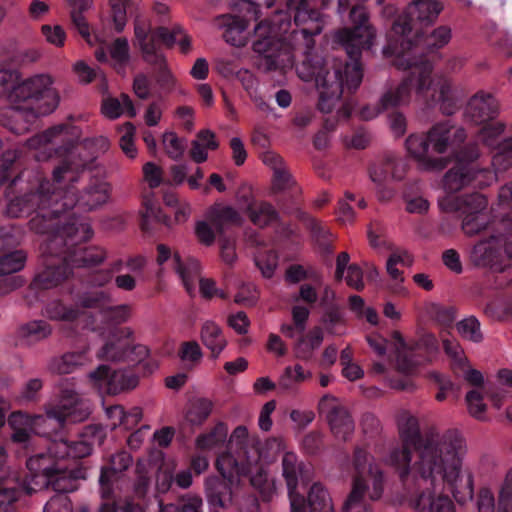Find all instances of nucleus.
I'll use <instances>...</instances> for the list:
<instances>
[{
	"label": "nucleus",
	"mask_w": 512,
	"mask_h": 512,
	"mask_svg": "<svg viewBox=\"0 0 512 512\" xmlns=\"http://www.w3.org/2000/svg\"><path fill=\"white\" fill-rule=\"evenodd\" d=\"M162 144L167 155L174 159H180L185 151V140L179 138L176 133L167 131L162 136Z\"/></svg>",
	"instance_id": "nucleus-57"
},
{
	"label": "nucleus",
	"mask_w": 512,
	"mask_h": 512,
	"mask_svg": "<svg viewBox=\"0 0 512 512\" xmlns=\"http://www.w3.org/2000/svg\"><path fill=\"white\" fill-rule=\"evenodd\" d=\"M248 436V430L245 426H238L231 433L229 438V447L230 449L236 447L239 450L238 457L235 458L236 460H240V458L245 459L247 456L246 452L252 453L253 450H258L254 447L249 450L247 449Z\"/></svg>",
	"instance_id": "nucleus-55"
},
{
	"label": "nucleus",
	"mask_w": 512,
	"mask_h": 512,
	"mask_svg": "<svg viewBox=\"0 0 512 512\" xmlns=\"http://www.w3.org/2000/svg\"><path fill=\"white\" fill-rule=\"evenodd\" d=\"M96 304L94 294L83 295L77 304V309L67 308L62 303L54 301L47 305L45 314L52 320L73 321L85 315V312H80L79 308L87 309L93 308Z\"/></svg>",
	"instance_id": "nucleus-29"
},
{
	"label": "nucleus",
	"mask_w": 512,
	"mask_h": 512,
	"mask_svg": "<svg viewBox=\"0 0 512 512\" xmlns=\"http://www.w3.org/2000/svg\"><path fill=\"white\" fill-rule=\"evenodd\" d=\"M37 487L30 482H23L17 474L0 476V512H14L23 493L31 494Z\"/></svg>",
	"instance_id": "nucleus-20"
},
{
	"label": "nucleus",
	"mask_w": 512,
	"mask_h": 512,
	"mask_svg": "<svg viewBox=\"0 0 512 512\" xmlns=\"http://www.w3.org/2000/svg\"><path fill=\"white\" fill-rule=\"evenodd\" d=\"M221 477H209L205 482L207 501L214 508H229L241 493L238 461L231 452L221 454L216 461Z\"/></svg>",
	"instance_id": "nucleus-8"
},
{
	"label": "nucleus",
	"mask_w": 512,
	"mask_h": 512,
	"mask_svg": "<svg viewBox=\"0 0 512 512\" xmlns=\"http://www.w3.org/2000/svg\"><path fill=\"white\" fill-rule=\"evenodd\" d=\"M263 162L270 165L274 171L273 186L275 189L285 190L292 185V177L282 165V159L280 157L273 153H266L263 156Z\"/></svg>",
	"instance_id": "nucleus-41"
},
{
	"label": "nucleus",
	"mask_w": 512,
	"mask_h": 512,
	"mask_svg": "<svg viewBox=\"0 0 512 512\" xmlns=\"http://www.w3.org/2000/svg\"><path fill=\"white\" fill-rule=\"evenodd\" d=\"M50 334V325L42 320L31 321L20 328L21 337L29 343L43 340Z\"/></svg>",
	"instance_id": "nucleus-47"
},
{
	"label": "nucleus",
	"mask_w": 512,
	"mask_h": 512,
	"mask_svg": "<svg viewBox=\"0 0 512 512\" xmlns=\"http://www.w3.org/2000/svg\"><path fill=\"white\" fill-rule=\"evenodd\" d=\"M206 219L218 232H222L231 225H240L242 217L239 212L230 205L216 203L206 211Z\"/></svg>",
	"instance_id": "nucleus-31"
},
{
	"label": "nucleus",
	"mask_w": 512,
	"mask_h": 512,
	"mask_svg": "<svg viewBox=\"0 0 512 512\" xmlns=\"http://www.w3.org/2000/svg\"><path fill=\"white\" fill-rule=\"evenodd\" d=\"M135 40L142 52L143 58L149 64H163V54L157 45V30H151V24L146 19L137 18L134 24Z\"/></svg>",
	"instance_id": "nucleus-22"
},
{
	"label": "nucleus",
	"mask_w": 512,
	"mask_h": 512,
	"mask_svg": "<svg viewBox=\"0 0 512 512\" xmlns=\"http://www.w3.org/2000/svg\"><path fill=\"white\" fill-rule=\"evenodd\" d=\"M62 131L63 126L49 128L43 133L37 134L28 139L25 143V146L30 150L39 151L35 154L36 159L42 160L48 158L51 156L50 153L46 154V152L50 150L49 146Z\"/></svg>",
	"instance_id": "nucleus-37"
},
{
	"label": "nucleus",
	"mask_w": 512,
	"mask_h": 512,
	"mask_svg": "<svg viewBox=\"0 0 512 512\" xmlns=\"http://www.w3.org/2000/svg\"><path fill=\"white\" fill-rule=\"evenodd\" d=\"M26 259V253L22 250L4 255L0 258V274L13 276L12 274L23 269Z\"/></svg>",
	"instance_id": "nucleus-49"
},
{
	"label": "nucleus",
	"mask_w": 512,
	"mask_h": 512,
	"mask_svg": "<svg viewBox=\"0 0 512 512\" xmlns=\"http://www.w3.org/2000/svg\"><path fill=\"white\" fill-rule=\"evenodd\" d=\"M282 474L285 478L289 498L297 493L300 483L309 480L312 476L310 466L300 461L293 452H285L282 458Z\"/></svg>",
	"instance_id": "nucleus-27"
},
{
	"label": "nucleus",
	"mask_w": 512,
	"mask_h": 512,
	"mask_svg": "<svg viewBox=\"0 0 512 512\" xmlns=\"http://www.w3.org/2000/svg\"><path fill=\"white\" fill-rule=\"evenodd\" d=\"M19 72L13 69H0V98L9 103V97L16 88Z\"/></svg>",
	"instance_id": "nucleus-60"
},
{
	"label": "nucleus",
	"mask_w": 512,
	"mask_h": 512,
	"mask_svg": "<svg viewBox=\"0 0 512 512\" xmlns=\"http://www.w3.org/2000/svg\"><path fill=\"white\" fill-rule=\"evenodd\" d=\"M132 464V458L127 452H119L111 457L109 468H103L99 481L104 483L109 479V474H117L125 471Z\"/></svg>",
	"instance_id": "nucleus-54"
},
{
	"label": "nucleus",
	"mask_w": 512,
	"mask_h": 512,
	"mask_svg": "<svg viewBox=\"0 0 512 512\" xmlns=\"http://www.w3.org/2000/svg\"><path fill=\"white\" fill-rule=\"evenodd\" d=\"M219 143L211 130H201L191 142L190 157L196 163H203L208 159L209 151L216 150Z\"/></svg>",
	"instance_id": "nucleus-34"
},
{
	"label": "nucleus",
	"mask_w": 512,
	"mask_h": 512,
	"mask_svg": "<svg viewBox=\"0 0 512 512\" xmlns=\"http://www.w3.org/2000/svg\"><path fill=\"white\" fill-rule=\"evenodd\" d=\"M86 351L66 353L58 359H54L50 365L52 372L57 374H70L77 368L91 362Z\"/></svg>",
	"instance_id": "nucleus-38"
},
{
	"label": "nucleus",
	"mask_w": 512,
	"mask_h": 512,
	"mask_svg": "<svg viewBox=\"0 0 512 512\" xmlns=\"http://www.w3.org/2000/svg\"><path fill=\"white\" fill-rule=\"evenodd\" d=\"M417 74L410 72L400 84L390 87L380 98L379 104L366 105L359 111V117L363 120H372L382 111L390 108L407 105L415 96L419 102H435L439 105L442 113L451 115L457 110V104L461 99L460 89L453 85L451 79L447 77H437L436 82L432 83L429 96L421 97L416 93Z\"/></svg>",
	"instance_id": "nucleus-4"
},
{
	"label": "nucleus",
	"mask_w": 512,
	"mask_h": 512,
	"mask_svg": "<svg viewBox=\"0 0 512 512\" xmlns=\"http://www.w3.org/2000/svg\"><path fill=\"white\" fill-rule=\"evenodd\" d=\"M412 258L406 251L395 252L391 254L386 262V270L389 276L395 280L401 282L403 280L401 272L397 269L398 264L410 265Z\"/></svg>",
	"instance_id": "nucleus-58"
},
{
	"label": "nucleus",
	"mask_w": 512,
	"mask_h": 512,
	"mask_svg": "<svg viewBox=\"0 0 512 512\" xmlns=\"http://www.w3.org/2000/svg\"><path fill=\"white\" fill-rule=\"evenodd\" d=\"M412 505L417 510L428 512H456L453 501L448 495L438 493L435 490L421 493Z\"/></svg>",
	"instance_id": "nucleus-32"
},
{
	"label": "nucleus",
	"mask_w": 512,
	"mask_h": 512,
	"mask_svg": "<svg viewBox=\"0 0 512 512\" xmlns=\"http://www.w3.org/2000/svg\"><path fill=\"white\" fill-rule=\"evenodd\" d=\"M289 499L292 512H334L332 497L328 489L319 482L309 488L306 500L298 492Z\"/></svg>",
	"instance_id": "nucleus-18"
},
{
	"label": "nucleus",
	"mask_w": 512,
	"mask_h": 512,
	"mask_svg": "<svg viewBox=\"0 0 512 512\" xmlns=\"http://www.w3.org/2000/svg\"><path fill=\"white\" fill-rule=\"evenodd\" d=\"M214 402L205 397L193 398L189 401L185 420L192 426H201L212 414Z\"/></svg>",
	"instance_id": "nucleus-35"
},
{
	"label": "nucleus",
	"mask_w": 512,
	"mask_h": 512,
	"mask_svg": "<svg viewBox=\"0 0 512 512\" xmlns=\"http://www.w3.org/2000/svg\"><path fill=\"white\" fill-rule=\"evenodd\" d=\"M444 9L441 2L437 0H414L410 2L402 16L392 26V42L383 49L386 57H394L393 64L399 69H410L417 74L416 93L418 96H429L432 83L436 82L435 75L432 78L433 66L430 62L417 57L419 40L413 41L412 22H418L423 26L432 25Z\"/></svg>",
	"instance_id": "nucleus-3"
},
{
	"label": "nucleus",
	"mask_w": 512,
	"mask_h": 512,
	"mask_svg": "<svg viewBox=\"0 0 512 512\" xmlns=\"http://www.w3.org/2000/svg\"><path fill=\"white\" fill-rule=\"evenodd\" d=\"M499 113V103L496 98L484 91L477 92L469 100L465 117L468 121L480 125L493 120Z\"/></svg>",
	"instance_id": "nucleus-24"
},
{
	"label": "nucleus",
	"mask_w": 512,
	"mask_h": 512,
	"mask_svg": "<svg viewBox=\"0 0 512 512\" xmlns=\"http://www.w3.org/2000/svg\"><path fill=\"white\" fill-rule=\"evenodd\" d=\"M39 117L42 115L30 111L24 104L9 103V106L0 110V126L21 135L26 133L32 122Z\"/></svg>",
	"instance_id": "nucleus-21"
},
{
	"label": "nucleus",
	"mask_w": 512,
	"mask_h": 512,
	"mask_svg": "<svg viewBox=\"0 0 512 512\" xmlns=\"http://www.w3.org/2000/svg\"><path fill=\"white\" fill-rule=\"evenodd\" d=\"M288 8L294 13V22L300 28L292 33L304 41L301 62L297 65L298 76L304 81L314 80L319 92V108L329 113L342 94L355 91L363 79L359 56L364 49H370L376 37L374 28L368 24V13L363 6L354 7L350 12L353 29H343L336 34L351 62L336 58L325 60L315 49L313 36L324 28V19L314 9L310 0H289Z\"/></svg>",
	"instance_id": "nucleus-1"
},
{
	"label": "nucleus",
	"mask_w": 512,
	"mask_h": 512,
	"mask_svg": "<svg viewBox=\"0 0 512 512\" xmlns=\"http://www.w3.org/2000/svg\"><path fill=\"white\" fill-rule=\"evenodd\" d=\"M451 38V28L446 25H441L424 38V45L429 50H438L446 46Z\"/></svg>",
	"instance_id": "nucleus-52"
},
{
	"label": "nucleus",
	"mask_w": 512,
	"mask_h": 512,
	"mask_svg": "<svg viewBox=\"0 0 512 512\" xmlns=\"http://www.w3.org/2000/svg\"><path fill=\"white\" fill-rule=\"evenodd\" d=\"M498 512H512V471L508 473L500 491Z\"/></svg>",
	"instance_id": "nucleus-64"
},
{
	"label": "nucleus",
	"mask_w": 512,
	"mask_h": 512,
	"mask_svg": "<svg viewBox=\"0 0 512 512\" xmlns=\"http://www.w3.org/2000/svg\"><path fill=\"white\" fill-rule=\"evenodd\" d=\"M43 387V382L39 378L28 380L22 387L16 401L19 404L34 402L38 399V394Z\"/></svg>",
	"instance_id": "nucleus-62"
},
{
	"label": "nucleus",
	"mask_w": 512,
	"mask_h": 512,
	"mask_svg": "<svg viewBox=\"0 0 512 512\" xmlns=\"http://www.w3.org/2000/svg\"><path fill=\"white\" fill-rule=\"evenodd\" d=\"M319 409L325 414L331 431L336 438L347 440L354 431V422L348 411L338 404L337 398L325 395L319 402Z\"/></svg>",
	"instance_id": "nucleus-17"
},
{
	"label": "nucleus",
	"mask_w": 512,
	"mask_h": 512,
	"mask_svg": "<svg viewBox=\"0 0 512 512\" xmlns=\"http://www.w3.org/2000/svg\"><path fill=\"white\" fill-rule=\"evenodd\" d=\"M401 446L393 447L384 461L392 466L405 485H433L442 479L459 503L472 500L473 476L463 468L467 454L465 440L456 432L431 433L421 439L416 417L402 414L398 418Z\"/></svg>",
	"instance_id": "nucleus-2"
},
{
	"label": "nucleus",
	"mask_w": 512,
	"mask_h": 512,
	"mask_svg": "<svg viewBox=\"0 0 512 512\" xmlns=\"http://www.w3.org/2000/svg\"><path fill=\"white\" fill-rule=\"evenodd\" d=\"M221 27L225 28L224 38L227 43L241 47L244 46L248 41L246 29L248 27L247 22L237 16H222Z\"/></svg>",
	"instance_id": "nucleus-33"
},
{
	"label": "nucleus",
	"mask_w": 512,
	"mask_h": 512,
	"mask_svg": "<svg viewBox=\"0 0 512 512\" xmlns=\"http://www.w3.org/2000/svg\"><path fill=\"white\" fill-rule=\"evenodd\" d=\"M258 39L253 43L256 53L263 55L269 70H286L294 65L292 46L281 38L274 26L268 22H261L255 27Z\"/></svg>",
	"instance_id": "nucleus-9"
},
{
	"label": "nucleus",
	"mask_w": 512,
	"mask_h": 512,
	"mask_svg": "<svg viewBox=\"0 0 512 512\" xmlns=\"http://www.w3.org/2000/svg\"><path fill=\"white\" fill-rule=\"evenodd\" d=\"M202 499L199 496L187 495L179 504H159V512H202Z\"/></svg>",
	"instance_id": "nucleus-50"
},
{
	"label": "nucleus",
	"mask_w": 512,
	"mask_h": 512,
	"mask_svg": "<svg viewBox=\"0 0 512 512\" xmlns=\"http://www.w3.org/2000/svg\"><path fill=\"white\" fill-rule=\"evenodd\" d=\"M406 149L408 153L417 161L420 169L425 171H441L447 164L446 157H431L428 155L430 143L427 136L411 134L406 139Z\"/></svg>",
	"instance_id": "nucleus-23"
},
{
	"label": "nucleus",
	"mask_w": 512,
	"mask_h": 512,
	"mask_svg": "<svg viewBox=\"0 0 512 512\" xmlns=\"http://www.w3.org/2000/svg\"><path fill=\"white\" fill-rule=\"evenodd\" d=\"M466 137L465 129L449 120L436 123L427 132L430 146L438 154L455 152Z\"/></svg>",
	"instance_id": "nucleus-16"
},
{
	"label": "nucleus",
	"mask_w": 512,
	"mask_h": 512,
	"mask_svg": "<svg viewBox=\"0 0 512 512\" xmlns=\"http://www.w3.org/2000/svg\"><path fill=\"white\" fill-rule=\"evenodd\" d=\"M250 220L257 226L264 227L276 221L277 212L266 202H253L248 206Z\"/></svg>",
	"instance_id": "nucleus-44"
},
{
	"label": "nucleus",
	"mask_w": 512,
	"mask_h": 512,
	"mask_svg": "<svg viewBox=\"0 0 512 512\" xmlns=\"http://www.w3.org/2000/svg\"><path fill=\"white\" fill-rule=\"evenodd\" d=\"M111 64L118 71H124L130 60V48L126 38H117L109 47Z\"/></svg>",
	"instance_id": "nucleus-46"
},
{
	"label": "nucleus",
	"mask_w": 512,
	"mask_h": 512,
	"mask_svg": "<svg viewBox=\"0 0 512 512\" xmlns=\"http://www.w3.org/2000/svg\"><path fill=\"white\" fill-rule=\"evenodd\" d=\"M60 94L55 79L49 73L33 74L19 80L9 97V103L24 104L42 116L53 113L60 104Z\"/></svg>",
	"instance_id": "nucleus-5"
},
{
	"label": "nucleus",
	"mask_w": 512,
	"mask_h": 512,
	"mask_svg": "<svg viewBox=\"0 0 512 512\" xmlns=\"http://www.w3.org/2000/svg\"><path fill=\"white\" fill-rule=\"evenodd\" d=\"M200 340L210 351L213 359H217L228 344L222 328L212 320L203 322L200 329Z\"/></svg>",
	"instance_id": "nucleus-30"
},
{
	"label": "nucleus",
	"mask_w": 512,
	"mask_h": 512,
	"mask_svg": "<svg viewBox=\"0 0 512 512\" xmlns=\"http://www.w3.org/2000/svg\"><path fill=\"white\" fill-rule=\"evenodd\" d=\"M247 456L245 459L240 458L238 461L239 471L236 475L240 479V476L248 475L250 477L251 484L262 490L269 480V474L267 469V461H265L259 450H253L252 453L246 452Z\"/></svg>",
	"instance_id": "nucleus-26"
},
{
	"label": "nucleus",
	"mask_w": 512,
	"mask_h": 512,
	"mask_svg": "<svg viewBox=\"0 0 512 512\" xmlns=\"http://www.w3.org/2000/svg\"><path fill=\"white\" fill-rule=\"evenodd\" d=\"M367 489L366 481L356 478L353 482L352 491L342 505L341 512H373L371 507L363 501Z\"/></svg>",
	"instance_id": "nucleus-39"
},
{
	"label": "nucleus",
	"mask_w": 512,
	"mask_h": 512,
	"mask_svg": "<svg viewBox=\"0 0 512 512\" xmlns=\"http://www.w3.org/2000/svg\"><path fill=\"white\" fill-rule=\"evenodd\" d=\"M157 263L163 265L170 262L172 269L176 272L181 283L189 295L195 293V279L201 270L200 262L195 258H189L182 262L178 253L172 255L171 250L164 244L157 246Z\"/></svg>",
	"instance_id": "nucleus-15"
},
{
	"label": "nucleus",
	"mask_w": 512,
	"mask_h": 512,
	"mask_svg": "<svg viewBox=\"0 0 512 512\" xmlns=\"http://www.w3.org/2000/svg\"><path fill=\"white\" fill-rule=\"evenodd\" d=\"M81 477V471L76 469H69L67 466H62L55 463L50 475L41 482H37V490L43 487L51 486L57 494L66 495V493L73 492L78 488V479Z\"/></svg>",
	"instance_id": "nucleus-25"
},
{
	"label": "nucleus",
	"mask_w": 512,
	"mask_h": 512,
	"mask_svg": "<svg viewBox=\"0 0 512 512\" xmlns=\"http://www.w3.org/2000/svg\"><path fill=\"white\" fill-rule=\"evenodd\" d=\"M112 301L109 294L98 292V315L102 322L113 327L127 322L132 316V307L129 304L108 305Z\"/></svg>",
	"instance_id": "nucleus-28"
},
{
	"label": "nucleus",
	"mask_w": 512,
	"mask_h": 512,
	"mask_svg": "<svg viewBox=\"0 0 512 512\" xmlns=\"http://www.w3.org/2000/svg\"><path fill=\"white\" fill-rule=\"evenodd\" d=\"M8 424L13 430L11 439L15 443H28L32 434L51 435V429L45 415H29L22 411H16L9 416Z\"/></svg>",
	"instance_id": "nucleus-13"
},
{
	"label": "nucleus",
	"mask_w": 512,
	"mask_h": 512,
	"mask_svg": "<svg viewBox=\"0 0 512 512\" xmlns=\"http://www.w3.org/2000/svg\"><path fill=\"white\" fill-rule=\"evenodd\" d=\"M68 274L66 265L48 267L35 277L32 286L35 289H50L66 279Z\"/></svg>",
	"instance_id": "nucleus-42"
},
{
	"label": "nucleus",
	"mask_w": 512,
	"mask_h": 512,
	"mask_svg": "<svg viewBox=\"0 0 512 512\" xmlns=\"http://www.w3.org/2000/svg\"><path fill=\"white\" fill-rule=\"evenodd\" d=\"M49 186V182L42 183L39 191L10 200L6 207L7 215L17 218L51 207V211L42 214V216L45 218L57 216L61 212V209L56 207L58 193L53 191L50 194Z\"/></svg>",
	"instance_id": "nucleus-12"
},
{
	"label": "nucleus",
	"mask_w": 512,
	"mask_h": 512,
	"mask_svg": "<svg viewBox=\"0 0 512 512\" xmlns=\"http://www.w3.org/2000/svg\"><path fill=\"white\" fill-rule=\"evenodd\" d=\"M311 377L312 373L299 364L287 366L279 378V385L284 389H290L295 384L309 380Z\"/></svg>",
	"instance_id": "nucleus-48"
},
{
	"label": "nucleus",
	"mask_w": 512,
	"mask_h": 512,
	"mask_svg": "<svg viewBox=\"0 0 512 512\" xmlns=\"http://www.w3.org/2000/svg\"><path fill=\"white\" fill-rule=\"evenodd\" d=\"M480 156L476 143H469L457 155V163L444 175L442 187L447 198L470 185L485 187L495 182V175L489 170H475L469 163Z\"/></svg>",
	"instance_id": "nucleus-6"
},
{
	"label": "nucleus",
	"mask_w": 512,
	"mask_h": 512,
	"mask_svg": "<svg viewBox=\"0 0 512 512\" xmlns=\"http://www.w3.org/2000/svg\"><path fill=\"white\" fill-rule=\"evenodd\" d=\"M26 465L32 474L31 480H27L26 482H30L32 486H36L37 482L43 481L50 475L55 463L51 464L46 454H38L30 457Z\"/></svg>",
	"instance_id": "nucleus-43"
},
{
	"label": "nucleus",
	"mask_w": 512,
	"mask_h": 512,
	"mask_svg": "<svg viewBox=\"0 0 512 512\" xmlns=\"http://www.w3.org/2000/svg\"><path fill=\"white\" fill-rule=\"evenodd\" d=\"M259 299L257 287L252 283H243L234 296V302L246 307L254 306Z\"/></svg>",
	"instance_id": "nucleus-61"
},
{
	"label": "nucleus",
	"mask_w": 512,
	"mask_h": 512,
	"mask_svg": "<svg viewBox=\"0 0 512 512\" xmlns=\"http://www.w3.org/2000/svg\"><path fill=\"white\" fill-rule=\"evenodd\" d=\"M506 129L505 123L501 121L484 124L478 131L476 140L490 149H496L501 146L504 139L502 136Z\"/></svg>",
	"instance_id": "nucleus-40"
},
{
	"label": "nucleus",
	"mask_w": 512,
	"mask_h": 512,
	"mask_svg": "<svg viewBox=\"0 0 512 512\" xmlns=\"http://www.w3.org/2000/svg\"><path fill=\"white\" fill-rule=\"evenodd\" d=\"M439 204L444 209L461 212L463 216L462 229L468 236H474L485 230L490 222L487 213L488 201L481 194H471L451 204L441 200Z\"/></svg>",
	"instance_id": "nucleus-11"
},
{
	"label": "nucleus",
	"mask_w": 512,
	"mask_h": 512,
	"mask_svg": "<svg viewBox=\"0 0 512 512\" xmlns=\"http://www.w3.org/2000/svg\"><path fill=\"white\" fill-rule=\"evenodd\" d=\"M468 413L480 421L487 420V405L484 403L482 394L474 389L469 391L465 397Z\"/></svg>",
	"instance_id": "nucleus-53"
},
{
	"label": "nucleus",
	"mask_w": 512,
	"mask_h": 512,
	"mask_svg": "<svg viewBox=\"0 0 512 512\" xmlns=\"http://www.w3.org/2000/svg\"><path fill=\"white\" fill-rule=\"evenodd\" d=\"M125 411L120 405L104 407L102 425L106 429L114 430L117 427H124Z\"/></svg>",
	"instance_id": "nucleus-59"
},
{
	"label": "nucleus",
	"mask_w": 512,
	"mask_h": 512,
	"mask_svg": "<svg viewBox=\"0 0 512 512\" xmlns=\"http://www.w3.org/2000/svg\"><path fill=\"white\" fill-rule=\"evenodd\" d=\"M96 442V427L89 426L78 441L69 443L64 439L53 440L48 447L49 460L82 458L92 453Z\"/></svg>",
	"instance_id": "nucleus-14"
},
{
	"label": "nucleus",
	"mask_w": 512,
	"mask_h": 512,
	"mask_svg": "<svg viewBox=\"0 0 512 512\" xmlns=\"http://www.w3.org/2000/svg\"><path fill=\"white\" fill-rule=\"evenodd\" d=\"M457 331L464 339H467L475 343L480 342L483 338L480 329V323L473 316L467 317L459 321L457 323Z\"/></svg>",
	"instance_id": "nucleus-56"
},
{
	"label": "nucleus",
	"mask_w": 512,
	"mask_h": 512,
	"mask_svg": "<svg viewBox=\"0 0 512 512\" xmlns=\"http://www.w3.org/2000/svg\"><path fill=\"white\" fill-rule=\"evenodd\" d=\"M149 355L147 346L137 344L129 327H111L98 332V361L141 362Z\"/></svg>",
	"instance_id": "nucleus-7"
},
{
	"label": "nucleus",
	"mask_w": 512,
	"mask_h": 512,
	"mask_svg": "<svg viewBox=\"0 0 512 512\" xmlns=\"http://www.w3.org/2000/svg\"><path fill=\"white\" fill-rule=\"evenodd\" d=\"M255 263L257 267L260 269L263 277L271 278L274 274L275 269L278 265L277 255L268 251L265 253H259L255 256Z\"/></svg>",
	"instance_id": "nucleus-63"
},
{
	"label": "nucleus",
	"mask_w": 512,
	"mask_h": 512,
	"mask_svg": "<svg viewBox=\"0 0 512 512\" xmlns=\"http://www.w3.org/2000/svg\"><path fill=\"white\" fill-rule=\"evenodd\" d=\"M139 383L138 376L111 365L98 364V390L108 394H118L134 389Z\"/></svg>",
	"instance_id": "nucleus-19"
},
{
	"label": "nucleus",
	"mask_w": 512,
	"mask_h": 512,
	"mask_svg": "<svg viewBox=\"0 0 512 512\" xmlns=\"http://www.w3.org/2000/svg\"><path fill=\"white\" fill-rule=\"evenodd\" d=\"M90 413L88 403L72 389L62 390L58 403H49L45 407V417L51 432L62 429L67 421L82 422Z\"/></svg>",
	"instance_id": "nucleus-10"
},
{
	"label": "nucleus",
	"mask_w": 512,
	"mask_h": 512,
	"mask_svg": "<svg viewBox=\"0 0 512 512\" xmlns=\"http://www.w3.org/2000/svg\"><path fill=\"white\" fill-rule=\"evenodd\" d=\"M142 228L149 229V224L152 221L162 222L170 226V220L167 216L161 213L160 208L155 204L152 198H145L143 201V210L141 211Z\"/></svg>",
	"instance_id": "nucleus-51"
},
{
	"label": "nucleus",
	"mask_w": 512,
	"mask_h": 512,
	"mask_svg": "<svg viewBox=\"0 0 512 512\" xmlns=\"http://www.w3.org/2000/svg\"><path fill=\"white\" fill-rule=\"evenodd\" d=\"M228 429L222 422L217 423L214 428L204 434H200L195 441L196 447L202 450H210L225 442Z\"/></svg>",
	"instance_id": "nucleus-45"
},
{
	"label": "nucleus",
	"mask_w": 512,
	"mask_h": 512,
	"mask_svg": "<svg viewBox=\"0 0 512 512\" xmlns=\"http://www.w3.org/2000/svg\"><path fill=\"white\" fill-rule=\"evenodd\" d=\"M101 112L109 119H117L124 113H127L130 117L136 116V109L134 108L133 102L126 94H122L119 99L112 97L104 99L102 101Z\"/></svg>",
	"instance_id": "nucleus-36"
}]
</instances>
